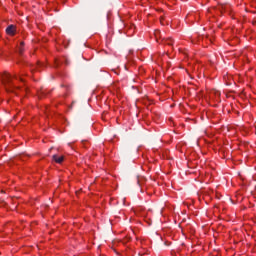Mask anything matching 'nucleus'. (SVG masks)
I'll return each mask as SVG.
<instances>
[{
  "label": "nucleus",
  "mask_w": 256,
  "mask_h": 256,
  "mask_svg": "<svg viewBox=\"0 0 256 256\" xmlns=\"http://www.w3.org/2000/svg\"><path fill=\"white\" fill-rule=\"evenodd\" d=\"M6 33L7 35H10L11 37H13V35L17 33V28H15V25L11 24L6 28Z\"/></svg>",
  "instance_id": "f257e3e1"
},
{
  "label": "nucleus",
  "mask_w": 256,
  "mask_h": 256,
  "mask_svg": "<svg viewBox=\"0 0 256 256\" xmlns=\"http://www.w3.org/2000/svg\"><path fill=\"white\" fill-rule=\"evenodd\" d=\"M0 205H5V201L0 200Z\"/></svg>",
  "instance_id": "423d86ee"
},
{
  "label": "nucleus",
  "mask_w": 256,
  "mask_h": 256,
  "mask_svg": "<svg viewBox=\"0 0 256 256\" xmlns=\"http://www.w3.org/2000/svg\"><path fill=\"white\" fill-rule=\"evenodd\" d=\"M25 46V42H21L20 43V47H19V53L20 55L23 54V47Z\"/></svg>",
  "instance_id": "20e7f679"
},
{
  "label": "nucleus",
  "mask_w": 256,
  "mask_h": 256,
  "mask_svg": "<svg viewBox=\"0 0 256 256\" xmlns=\"http://www.w3.org/2000/svg\"><path fill=\"white\" fill-rule=\"evenodd\" d=\"M165 43H166V45H173V40L172 39H166Z\"/></svg>",
  "instance_id": "39448f33"
},
{
  "label": "nucleus",
  "mask_w": 256,
  "mask_h": 256,
  "mask_svg": "<svg viewBox=\"0 0 256 256\" xmlns=\"http://www.w3.org/2000/svg\"><path fill=\"white\" fill-rule=\"evenodd\" d=\"M53 161H55V163H58L59 165H61V163H63V161H65V157L64 156H59L57 154L52 156Z\"/></svg>",
  "instance_id": "f03ea898"
},
{
  "label": "nucleus",
  "mask_w": 256,
  "mask_h": 256,
  "mask_svg": "<svg viewBox=\"0 0 256 256\" xmlns=\"http://www.w3.org/2000/svg\"><path fill=\"white\" fill-rule=\"evenodd\" d=\"M2 81L3 83H7L8 85H11V74H3Z\"/></svg>",
  "instance_id": "7ed1b4c3"
},
{
  "label": "nucleus",
  "mask_w": 256,
  "mask_h": 256,
  "mask_svg": "<svg viewBox=\"0 0 256 256\" xmlns=\"http://www.w3.org/2000/svg\"><path fill=\"white\" fill-rule=\"evenodd\" d=\"M159 32H155V35H156V37H157V34H158Z\"/></svg>",
  "instance_id": "0eeeda50"
}]
</instances>
